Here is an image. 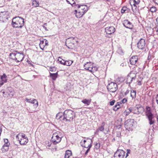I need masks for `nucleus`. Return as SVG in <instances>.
Segmentation results:
<instances>
[{"mask_svg":"<svg viewBox=\"0 0 158 158\" xmlns=\"http://www.w3.org/2000/svg\"><path fill=\"white\" fill-rule=\"evenodd\" d=\"M86 7H87L86 5H84V6L81 5V11L83 10V11H85V10L86 9Z\"/></svg>","mask_w":158,"mask_h":158,"instance_id":"42","label":"nucleus"},{"mask_svg":"<svg viewBox=\"0 0 158 158\" xmlns=\"http://www.w3.org/2000/svg\"><path fill=\"white\" fill-rule=\"evenodd\" d=\"M153 1L156 4L158 5V0H153Z\"/></svg>","mask_w":158,"mask_h":158,"instance_id":"56","label":"nucleus"},{"mask_svg":"<svg viewBox=\"0 0 158 158\" xmlns=\"http://www.w3.org/2000/svg\"><path fill=\"white\" fill-rule=\"evenodd\" d=\"M44 41L45 44V46L48 45V40H44Z\"/></svg>","mask_w":158,"mask_h":158,"instance_id":"52","label":"nucleus"},{"mask_svg":"<svg viewBox=\"0 0 158 158\" xmlns=\"http://www.w3.org/2000/svg\"><path fill=\"white\" fill-rule=\"evenodd\" d=\"M123 24V26L127 28L132 29L133 28V25L132 23L128 20H124Z\"/></svg>","mask_w":158,"mask_h":158,"instance_id":"14","label":"nucleus"},{"mask_svg":"<svg viewBox=\"0 0 158 158\" xmlns=\"http://www.w3.org/2000/svg\"><path fill=\"white\" fill-rule=\"evenodd\" d=\"M32 3L33 6L35 7H38L39 6L38 2L35 0H34L32 1Z\"/></svg>","mask_w":158,"mask_h":158,"instance_id":"31","label":"nucleus"},{"mask_svg":"<svg viewBox=\"0 0 158 158\" xmlns=\"http://www.w3.org/2000/svg\"><path fill=\"white\" fill-rule=\"evenodd\" d=\"M121 135V132L120 131H118L116 132V136L117 137H120Z\"/></svg>","mask_w":158,"mask_h":158,"instance_id":"44","label":"nucleus"},{"mask_svg":"<svg viewBox=\"0 0 158 158\" xmlns=\"http://www.w3.org/2000/svg\"><path fill=\"white\" fill-rule=\"evenodd\" d=\"M99 131V130H98V128L96 131H95V134H97V133H98Z\"/></svg>","mask_w":158,"mask_h":158,"instance_id":"61","label":"nucleus"},{"mask_svg":"<svg viewBox=\"0 0 158 158\" xmlns=\"http://www.w3.org/2000/svg\"><path fill=\"white\" fill-rule=\"evenodd\" d=\"M146 115L147 117L149 116H153V114L152 113L151 108L148 106H147L146 107Z\"/></svg>","mask_w":158,"mask_h":158,"instance_id":"19","label":"nucleus"},{"mask_svg":"<svg viewBox=\"0 0 158 158\" xmlns=\"http://www.w3.org/2000/svg\"><path fill=\"white\" fill-rule=\"evenodd\" d=\"M127 9V7H123L121 10V13H124Z\"/></svg>","mask_w":158,"mask_h":158,"instance_id":"40","label":"nucleus"},{"mask_svg":"<svg viewBox=\"0 0 158 158\" xmlns=\"http://www.w3.org/2000/svg\"><path fill=\"white\" fill-rule=\"evenodd\" d=\"M100 143H97L95 144V147L97 149H98L100 147Z\"/></svg>","mask_w":158,"mask_h":158,"instance_id":"46","label":"nucleus"},{"mask_svg":"<svg viewBox=\"0 0 158 158\" xmlns=\"http://www.w3.org/2000/svg\"><path fill=\"white\" fill-rule=\"evenodd\" d=\"M74 38H69L66 40L65 43L68 48H71V47L74 44Z\"/></svg>","mask_w":158,"mask_h":158,"instance_id":"10","label":"nucleus"},{"mask_svg":"<svg viewBox=\"0 0 158 158\" xmlns=\"http://www.w3.org/2000/svg\"><path fill=\"white\" fill-rule=\"evenodd\" d=\"M81 102L87 105H89L91 102V99H85L81 101Z\"/></svg>","mask_w":158,"mask_h":158,"instance_id":"25","label":"nucleus"},{"mask_svg":"<svg viewBox=\"0 0 158 158\" xmlns=\"http://www.w3.org/2000/svg\"><path fill=\"white\" fill-rule=\"evenodd\" d=\"M135 77H131L130 76L128 75L127 77V80L126 81L127 84H129V86L130 85V84L132 82L133 80H135Z\"/></svg>","mask_w":158,"mask_h":158,"instance_id":"21","label":"nucleus"},{"mask_svg":"<svg viewBox=\"0 0 158 158\" xmlns=\"http://www.w3.org/2000/svg\"><path fill=\"white\" fill-rule=\"evenodd\" d=\"M28 138H23L19 139V141L20 144L21 145H24L26 144L28 142Z\"/></svg>","mask_w":158,"mask_h":158,"instance_id":"20","label":"nucleus"},{"mask_svg":"<svg viewBox=\"0 0 158 158\" xmlns=\"http://www.w3.org/2000/svg\"><path fill=\"white\" fill-rule=\"evenodd\" d=\"M63 59H61L60 57H58V61H59V62L60 63V64H62V63H63V62H64V61H62Z\"/></svg>","mask_w":158,"mask_h":158,"instance_id":"43","label":"nucleus"},{"mask_svg":"<svg viewBox=\"0 0 158 158\" xmlns=\"http://www.w3.org/2000/svg\"><path fill=\"white\" fill-rule=\"evenodd\" d=\"M75 117V114L74 111L71 110H67L64 112L63 116H59V118L66 122L71 121Z\"/></svg>","mask_w":158,"mask_h":158,"instance_id":"1","label":"nucleus"},{"mask_svg":"<svg viewBox=\"0 0 158 158\" xmlns=\"http://www.w3.org/2000/svg\"><path fill=\"white\" fill-rule=\"evenodd\" d=\"M134 120L130 119L127 120L124 123L125 128L129 131H132L133 129Z\"/></svg>","mask_w":158,"mask_h":158,"instance_id":"5","label":"nucleus"},{"mask_svg":"<svg viewBox=\"0 0 158 158\" xmlns=\"http://www.w3.org/2000/svg\"><path fill=\"white\" fill-rule=\"evenodd\" d=\"M105 30L107 34L110 35L115 32V29L113 27H108L106 28Z\"/></svg>","mask_w":158,"mask_h":158,"instance_id":"15","label":"nucleus"},{"mask_svg":"<svg viewBox=\"0 0 158 158\" xmlns=\"http://www.w3.org/2000/svg\"><path fill=\"white\" fill-rule=\"evenodd\" d=\"M82 144L83 145H87V146H88V144L87 143H85V144H84V143L83 142Z\"/></svg>","mask_w":158,"mask_h":158,"instance_id":"62","label":"nucleus"},{"mask_svg":"<svg viewBox=\"0 0 158 158\" xmlns=\"http://www.w3.org/2000/svg\"><path fill=\"white\" fill-rule=\"evenodd\" d=\"M148 119L149 121V123L150 125L152 124L154 122V121L152 120L153 118V116H149L148 117Z\"/></svg>","mask_w":158,"mask_h":158,"instance_id":"28","label":"nucleus"},{"mask_svg":"<svg viewBox=\"0 0 158 158\" xmlns=\"http://www.w3.org/2000/svg\"><path fill=\"white\" fill-rule=\"evenodd\" d=\"M44 40H40L39 45H44Z\"/></svg>","mask_w":158,"mask_h":158,"instance_id":"51","label":"nucleus"},{"mask_svg":"<svg viewBox=\"0 0 158 158\" xmlns=\"http://www.w3.org/2000/svg\"><path fill=\"white\" fill-rule=\"evenodd\" d=\"M133 110V108L132 107H131L128 109V110H125L124 112V114H125V115L126 116H127Z\"/></svg>","mask_w":158,"mask_h":158,"instance_id":"26","label":"nucleus"},{"mask_svg":"<svg viewBox=\"0 0 158 158\" xmlns=\"http://www.w3.org/2000/svg\"><path fill=\"white\" fill-rule=\"evenodd\" d=\"M92 67H93V73L97 71L98 70V68L95 66H93L92 65Z\"/></svg>","mask_w":158,"mask_h":158,"instance_id":"39","label":"nucleus"},{"mask_svg":"<svg viewBox=\"0 0 158 158\" xmlns=\"http://www.w3.org/2000/svg\"><path fill=\"white\" fill-rule=\"evenodd\" d=\"M20 134L19 133L18 134H17L16 136V139L19 140V139H20V138H19V137H20Z\"/></svg>","mask_w":158,"mask_h":158,"instance_id":"48","label":"nucleus"},{"mask_svg":"<svg viewBox=\"0 0 158 158\" xmlns=\"http://www.w3.org/2000/svg\"><path fill=\"white\" fill-rule=\"evenodd\" d=\"M115 102V100H113L112 101H110V106H113L114 104V103Z\"/></svg>","mask_w":158,"mask_h":158,"instance_id":"47","label":"nucleus"},{"mask_svg":"<svg viewBox=\"0 0 158 158\" xmlns=\"http://www.w3.org/2000/svg\"><path fill=\"white\" fill-rule=\"evenodd\" d=\"M9 146L8 145H3L2 148V151L3 152H7L9 149Z\"/></svg>","mask_w":158,"mask_h":158,"instance_id":"24","label":"nucleus"},{"mask_svg":"<svg viewBox=\"0 0 158 158\" xmlns=\"http://www.w3.org/2000/svg\"><path fill=\"white\" fill-rule=\"evenodd\" d=\"M130 149L127 150V153L129 154L130 153Z\"/></svg>","mask_w":158,"mask_h":158,"instance_id":"60","label":"nucleus"},{"mask_svg":"<svg viewBox=\"0 0 158 158\" xmlns=\"http://www.w3.org/2000/svg\"><path fill=\"white\" fill-rule=\"evenodd\" d=\"M88 8L87 7H86V9L85 10V11L79 10L77 12V10H75L74 11V14H75L77 18H80L82 17V15L87 11Z\"/></svg>","mask_w":158,"mask_h":158,"instance_id":"13","label":"nucleus"},{"mask_svg":"<svg viewBox=\"0 0 158 158\" xmlns=\"http://www.w3.org/2000/svg\"><path fill=\"white\" fill-rule=\"evenodd\" d=\"M125 152L122 150H118L114 153V158H123Z\"/></svg>","mask_w":158,"mask_h":158,"instance_id":"9","label":"nucleus"},{"mask_svg":"<svg viewBox=\"0 0 158 158\" xmlns=\"http://www.w3.org/2000/svg\"><path fill=\"white\" fill-rule=\"evenodd\" d=\"M75 6V8H80L81 7V5H75H75H74V6Z\"/></svg>","mask_w":158,"mask_h":158,"instance_id":"49","label":"nucleus"},{"mask_svg":"<svg viewBox=\"0 0 158 158\" xmlns=\"http://www.w3.org/2000/svg\"><path fill=\"white\" fill-rule=\"evenodd\" d=\"M140 2V0H131L130 1V3L133 12H135L137 11L138 6Z\"/></svg>","mask_w":158,"mask_h":158,"instance_id":"7","label":"nucleus"},{"mask_svg":"<svg viewBox=\"0 0 158 158\" xmlns=\"http://www.w3.org/2000/svg\"><path fill=\"white\" fill-rule=\"evenodd\" d=\"M24 19L20 17L13 18L11 23L12 26L14 28H21L24 25Z\"/></svg>","mask_w":158,"mask_h":158,"instance_id":"2","label":"nucleus"},{"mask_svg":"<svg viewBox=\"0 0 158 158\" xmlns=\"http://www.w3.org/2000/svg\"><path fill=\"white\" fill-rule=\"evenodd\" d=\"M26 101L27 102L31 103L32 104H33V106L34 108H36L38 106V102L37 101L34 99L33 100L27 99V98H26Z\"/></svg>","mask_w":158,"mask_h":158,"instance_id":"18","label":"nucleus"},{"mask_svg":"<svg viewBox=\"0 0 158 158\" xmlns=\"http://www.w3.org/2000/svg\"><path fill=\"white\" fill-rule=\"evenodd\" d=\"M104 125H105V123L103 122L102 123L101 126L100 127H98V130H99V131H103L104 129Z\"/></svg>","mask_w":158,"mask_h":158,"instance_id":"30","label":"nucleus"},{"mask_svg":"<svg viewBox=\"0 0 158 158\" xmlns=\"http://www.w3.org/2000/svg\"><path fill=\"white\" fill-rule=\"evenodd\" d=\"M4 145H8V146L10 145V143L9 142L8 140L7 139H4Z\"/></svg>","mask_w":158,"mask_h":158,"instance_id":"33","label":"nucleus"},{"mask_svg":"<svg viewBox=\"0 0 158 158\" xmlns=\"http://www.w3.org/2000/svg\"><path fill=\"white\" fill-rule=\"evenodd\" d=\"M117 106L116 104L113 107V110L115 111H117L118 109L120 108V107H117Z\"/></svg>","mask_w":158,"mask_h":158,"instance_id":"41","label":"nucleus"},{"mask_svg":"<svg viewBox=\"0 0 158 158\" xmlns=\"http://www.w3.org/2000/svg\"><path fill=\"white\" fill-rule=\"evenodd\" d=\"M47 23H45L44 24L43 26H45L46 27V26H47Z\"/></svg>","mask_w":158,"mask_h":158,"instance_id":"64","label":"nucleus"},{"mask_svg":"<svg viewBox=\"0 0 158 158\" xmlns=\"http://www.w3.org/2000/svg\"><path fill=\"white\" fill-rule=\"evenodd\" d=\"M1 81H0V85H2L7 81V76L5 73H3L2 75L0 77Z\"/></svg>","mask_w":158,"mask_h":158,"instance_id":"16","label":"nucleus"},{"mask_svg":"<svg viewBox=\"0 0 158 158\" xmlns=\"http://www.w3.org/2000/svg\"><path fill=\"white\" fill-rule=\"evenodd\" d=\"M20 137H21L20 139H23V138L25 139V138H27V137L26 136V135L23 133L20 134Z\"/></svg>","mask_w":158,"mask_h":158,"instance_id":"36","label":"nucleus"},{"mask_svg":"<svg viewBox=\"0 0 158 158\" xmlns=\"http://www.w3.org/2000/svg\"><path fill=\"white\" fill-rule=\"evenodd\" d=\"M67 63V66H70L73 62V61L71 60H69L68 61H66Z\"/></svg>","mask_w":158,"mask_h":158,"instance_id":"34","label":"nucleus"},{"mask_svg":"<svg viewBox=\"0 0 158 158\" xmlns=\"http://www.w3.org/2000/svg\"><path fill=\"white\" fill-rule=\"evenodd\" d=\"M132 111H133L132 112L134 114V112H137V110L136 109H135L134 108V109H133V110Z\"/></svg>","mask_w":158,"mask_h":158,"instance_id":"58","label":"nucleus"},{"mask_svg":"<svg viewBox=\"0 0 158 158\" xmlns=\"http://www.w3.org/2000/svg\"><path fill=\"white\" fill-rule=\"evenodd\" d=\"M145 40L141 38L137 44V47L139 49H143L145 48Z\"/></svg>","mask_w":158,"mask_h":158,"instance_id":"11","label":"nucleus"},{"mask_svg":"<svg viewBox=\"0 0 158 158\" xmlns=\"http://www.w3.org/2000/svg\"><path fill=\"white\" fill-rule=\"evenodd\" d=\"M57 133H53L51 138V141L54 144L59 143L61 140V139L59 137Z\"/></svg>","mask_w":158,"mask_h":158,"instance_id":"8","label":"nucleus"},{"mask_svg":"<svg viewBox=\"0 0 158 158\" xmlns=\"http://www.w3.org/2000/svg\"><path fill=\"white\" fill-rule=\"evenodd\" d=\"M118 79L119 80V81L120 82H122L123 81V78H118Z\"/></svg>","mask_w":158,"mask_h":158,"instance_id":"57","label":"nucleus"},{"mask_svg":"<svg viewBox=\"0 0 158 158\" xmlns=\"http://www.w3.org/2000/svg\"><path fill=\"white\" fill-rule=\"evenodd\" d=\"M129 93V90L128 89L126 90L125 92L124 93L125 95H126L127 94Z\"/></svg>","mask_w":158,"mask_h":158,"instance_id":"55","label":"nucleus"},{"mask_svg":"<svg viewBox=\"0 0 158 158\" xmlns=\"http://www.w3.org/2000/svg\"><path fill=\"white\" fill-rule=\"evenodd\" d=\"M136 91L135 90H131V96L132 98H135L136 97Z\"/></svg>","mask_w":158,"mask_h":158,"instance_id":"29","label":"nucleus"},{"mask_svg":"<svg viewBox=\"0 0 158 158\" xmlns=\"http://www.w3.org/2000/svg\"><path fill=\"white\" fill-rule=\"evenodd\" d=\"M40 48L42 50H44L45 45H39Z\"/></svg>","mask_w":158,"mask_h":158,"instance_id":"50","label":"nucleus"},{"mask_svg":"<svg viewBox=\"0 0 158 158\" xmlns=\"http://www.w3.org/2000/svg\"><path fill=\"white\" fill-rule=\"evenodd\" d=\"M56 67H50L49 70L51 72H54L56 71Z\"/></svg>","mask_w":158,"mask_h":158,"instance_id":"35","label":"nucleus"},{"mask_svg":"<svg viewBox=\"0 0 158 158\" xmlns=\"http://www.w3.org/2000/svg\"><path fill=\"white\" fill-rule=\"evenodd\" d=\"M91 64H92L91 62H87L84 66L85 69L86 70L88 69Z\"/></svg>","mask_w":158,"mask_h":158,"instance_id":"27","label":"nucleus"},{"mask_svg":"<svg viewBox=\"0 0 158 158\" xmlns=\"http://www.w3.org/2000/svg\"><path fill=\"white\" fill-rule=\"evenodd\" d=\"M72 152L71 151L69 150H67L65 154L64 158H69L72 156Z\"/></svg>","mask_w":158,"mask_h":158,"instance_id":"23","label":"nucleus"},{"mask_svg":"<svg viewBox=\"0 0 158 158\" xmlns=\"http://www.w3.org/2000/svg\"><path fill=\"white\" fill-rule=\"evenodd\" d=\"M118 89L117 84L114 82H111L107 85L108 90L112 93H114L116 92Z\"/></svg>","mask_w":158,"mask_h":158,"instance_id":"6","label":"nucleus"},{"mask_svg":"<svg viewBox=\"0 0 158 158\" xmlns=\"http://www.w3.org/2000/svg\"><path fill=\"white\" fill-rule=\"evenodd\" d=\"M121 104H122V103H121V102H117V103H116V105L118 106H120V105Z\"/></svg>","mask_w":158,"mask_h":158,"instance_id":"53","label":"nucleus"},{"mask_svg":"<svg viewBox=\"0 0 158 158\" xmlns=\"http://www.w3.org/2000/svg\"><path fill=\"white\" fill-rule=\"evenodd\" d=\"M150 10L151 12L153 13L156 12L157 10V9L156 8L155 6H153L150 8Z\"/></svg>","mask_w":158,"mask_h":158,"instance_id":"32","label":"nucleus"},{"mask_svg":"<svg viewBox=\"0 0 158 158\" xmlns=\"http://www.w3.org/2000/svg\"><path fill=\"white\" fill-rule=\"evenodd\" d=\"M9 56L12 59L19 63L23 60L24 55L23 53H21L18 52L17 53L12 52L10 54Z\"/></svg>","mask_w":158,"mask_h":158,"instance_id":"3","label":"nucleus"},{"mask_svg":"<svg viewBox=\"0 0 158 158\" xmlns=\"http://www.w3.org/2000/svg\"><path fill=\"white\" fill-rule=\"evenodd\" d=\"M43 27L46 31H48V30L47 29V28L45 26H43Z\"/></svg>","mask_w":158,"mask_h":158,"instance_id":"59","label":"nucleus"},{"mask_svg":"<svg viewBox=\"0 0 158 158\" xmlns=\"http://www.w3.org/2000/svg\"><path fill=\"white\" fill-rule=\"evenodd\" d=\"M58 72L56 73H50V76L52 80L55 81L58 77Z\"/></svg>","mask_w":158,"mask_h":158,"instance_id":"22","label":"nucleus"},{"mask_svg":"<svg viewBox=\"0 0 158 158\" xmlns=\"http://www.w3.org/2000/svg\"><path fill=\"white\" fill-rule=\"evenodd\" d=\"M137 84L139 85H141V82H140V81H139L138 82Z\"/></svg>","mask_w":158,"mask_h":158,"instance_id":"63","label":"nucleus"},{"mask_svg":"<svg viewBox=\"0 0 158 158\" xmlns=\"http://www.w3.org/2000/svg\"><path fill=\"white\" fill-rule=\"evenodd\" d=\"M127 101V99L126 98H123L122 100L120 102H121V103H125Z\"/></svg>","mask_w":158,"mask_h":158,"instance_id":"45","label":"nucleus"},{"mask_svg":"<svg viewBox=\"0 0 158 158\" xmlns=\"http://www.w3.org/2000/svg\"><path fill=\"white\" fill-rule=\"evenodd\" d=\"M2 93L3 94V96L5 97H8V96L9 95V94L6 92L3 91Z\"/></svg>","mask_w":158,"mask_h":158,"instance_id":"37","label":"nucleus"},{"mask_svg":"<svg viewBox=\"0 0 158 158\" xmlns=\"http://www.w3.org/2000/svg\"><path fill=\"white\" fill-rule=\"evenodd\" d=\"M135 108L137 110V112H135L134 114H139L140 113H142L144 111V109L143 107L140 104H138L136 105L135 107Z\"/></svg>","mask_w":158,"mask_h":158,"instance_id":"12","label":"nucleus"},{"mask_svg":"<svg viewBox=\"0 0 158 158\" xmlns=\"http://www.w3.org/2000/svg\"><path fill=\"white\" fill-rule=\"evenodd\" d=\"M138 60V57L137 56H132L130 58L129 62L132 65L135 64Z\"/></svg>","mask_w":158,"mask_h":158,"instance_id":"17","label":"nucleus"},{"mask_svg":"<svg viewBox=\"0 0 158 158\" xmlns=\"http://www.w3.org/2000/svg\"><path fill=\"white\" fill-rule=\"evenodd\" d=\"M92 64L90 65V67L89 68V69H87V70H89L91 73H93V67H92Z\"/></svg>","mask_w":158,"mask_h":158,"instance_id":"38","label":"nucleus"},{"mask_svg":"<svg viewBox=\"0 0 158 158\" xmlns=\"http://www.w3.org/2000/svg\"><path fill=\"white\" fill-rule=\"evenodd\" d=\"M63 61H64V62H63V63H62V64H63V65L67 66V63H66V61H64V60H63Z\"/></svg>","mask_w":158,"mask_h":158,"instance_id":"54","label":"nucleus"},{"mask_svg":"<svg viewBox=\"0 0 158 158\" xmlns=\"http://www.w3.org/2000/svg\"><path fill=\"white\" fill-rule=\"evenodd\" d=\"M87 139L89 140L88 141L86 140H82L81 142V145L83 147L85 148H88L87 150L85 152V156H86L90 151V148L92 147L91 143L92 142V140L90 139L87 138Z\"/></svg>","mask_w":158,"mask_h":158,"instance_id":"4","label":"nucleus"}]
</instances>
